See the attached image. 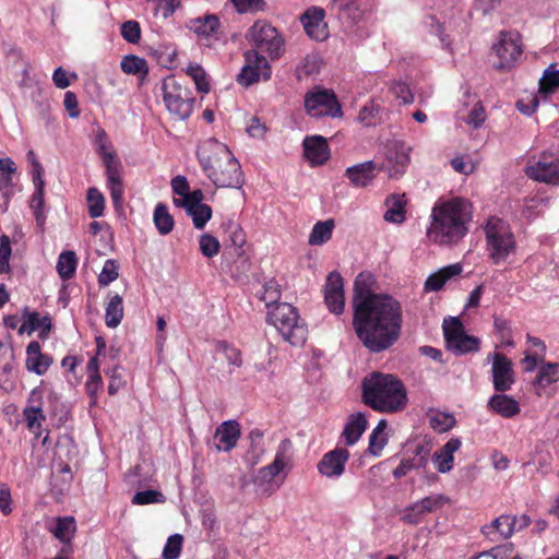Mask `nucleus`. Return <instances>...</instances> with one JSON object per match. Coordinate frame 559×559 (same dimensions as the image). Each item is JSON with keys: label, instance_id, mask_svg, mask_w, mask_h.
<instances>
[{"label": "nucleus", "instance_id": "35", "mask_svg": "<svg viewBox=\"0 0 559 559\" xmlns=\"http://www.w3.org/2000/svg\"><path fill=\"white\" fill-rule=\"evenodd\" d=\"M123 318L122 297L114 295L106 306L105 322L108 328H117Z\"/></svg>", "mask_w": 559, "mask_h": 559}, {"label": "nucleus", "instance_id": "4", "mask_svg": "<svg viewBox=\"0 0 559 559\" xmlns=\"http://www.w3.org/2000/svg\"><path fill=\"white\" fill-rule=\"evenodd\" d=\"M362 402L380 413H397L407 405L403 382L391 373L373 371L361 381Z\"/></svg>", "mask_w": 559, "mask_h": 559}, {"label": "nucleus", "instance_id": "9", "mask_svg": "<svg viewBox=\"0 0 559 559\" xmlns=\"http://www.w3.org/2000/svg\"><path fill=\"white\" fill-rule=\"evenodd\" d=\"M443 334L449 350L455 355L477 352L479 349V340L467 335L459 318L450 317L443 321Z\"/></svg>", "mask_w": 559, "mask_h": 559}, {"label": "nucleus", "instance_id": "53", "mask_svg": "<svg viewBox=\"0 0 559 559\" xmlns=\"http://www.w3.org/2000/svg\"><path fill=\"white\" fill-rule=\"evenodd\" d=\"M119 265L116 260L109 259L105 262L100 274L98 275V283L100 286H107L118 278Z\"/></svg>", "mask_w": 559, "mask_h": 559}, {"label": "nucleus", "instance_id": "28", "mask_svg": "<svg viewBox=\"0 0 559 559\" xmlns=\"http://www.w3.org/2000/svg\"><path fill=\"white\" fill-rule=\"evenodd\" d=\"M219 24L216 15L207 14L203 17L190 19L186 26L199 37L209 38L217 33Z\"/></svg>", "mask_w": 559, "mask_h": 559}, {"label": "nucleus", "instance_id": "30", "mask_svg": "<svg viewBox=\"0 0 559 559\" xmlns=\"http://www.w3.org/2000/svg\"><path fill=\"white\" fill-rule=\"evenodd\" d=\"M88 378L85 383L86 392L91 397V405H96L97 392L103 386V380L99 373L98 359L93 357L90 359L86 366Z\"/></svg>", "mask_w": 559, "mask_h": 559}, {"label": "nucleus", "instance_id": "8", "mask_svg": "<svg viewBox=\"0 0 559 559\" xmlns=\"http://www.w3.org/2000/svg\"><path fill=\"white\" fill-rule=\"evenodd\" d=\"M247 39L266 52L271 59H280L286 50L284 36L266 21H257L247 32Z\"/></svg>", "mask_w": 559, "mask_h": 559}, {"label": "nucleus", "instance_id": "39", "mask_svg": "<svg viewBox=\"0 0 559 559\" xmlns=\"http://www.w3.org/2000/svg\"><path fill=\"white\" fill-rule=\"evenodd\" d=\"M153 221L160 235H168L174 228V218L163 203L155 206Z\"/></svg>", "mask_w": 559, "mask_h": 559}, {"label": "nucleus", "instance_id": "48", "mask_svg": "<svg viewBox=\"0 0 559 559\" xmlns=\"http://www.w3.org/2000/svg\"><path fill=\"white\" fill-rule=\"evenodd\" d=\"M199 247L204 257L213 258L219 252L221 243L216 237L203 234L200 236Z\"/></svg>", "mask_w": 559, "mask_h": 559}, {"label": "nucleus", "instance_id": "27", "mask_svg": "<svg viewBox=\"0 0 559 559\" xmlns=\"http://www.w3.org/2000/svg\"><path fill=\"white\" fill-rule=\"evenodd\" d=\"M367 428V419L362 413H355L348 416L342 436L346 445H354Z\"/></svg>", "mask_w": 559, "mask_h": 559}, {"label": "nucleus", "instance_id": "37", "mask_svg": "<svg viewBox=\"0 0 559 559\" xmlns=\"http://www.w3.org/2000/svg\"><path fill=\"white\" fill-rule=\"evenodd\" d=\"M76 255L73 251H63L60 253L57 262V272L63 281L73 277L76 270Z\"/></svg>", "mask_w": 559, "mask_h": 559}, {"label": "nucleus", "instance_id": "31", "mask_svg": "<svg viewBox=\"0 0 559 559\" xmlns=\"http://www.w3.org/2000/svg\"><path fill=\"white\" fill-rule=\"evenodd\" d=\"M38 329H40L39 336L46 337L51 330V319L48 316L40 318L37 312H29L26 323L19 328V333L27 332L29 334Z\"/></svg>", "mask_w": 559, "mask_h": 559}, {"label": "nucleus", "instance_id": "10", "mask_svg": "<svg viewBox=\"0 0 559 559\" xmlns=\"http://www.w3.org/2000/svg\"><path fill=\"white\" fill-rule=\"evenodd\" d=\"M245 66L237 75V82L241 86L248 87L259 82L260 79L266 81L271 78L272 70L266 58L255 49L245 52Z\"/></svg>", "mask_w": 559, "mask_h": 559}, {"label": "nucleus", "instance_id": "12", "mask_svg": "<svg viewBox=\"0 0 559 559\" xmlns=\"http://www.w3.org/2000/svg\"><path fill=\"white\" fill-rule=\"evenodd\" d=\"M325 11L320 7H311L300 16L306 34L313 40L323 41L329 37Z\"/></svg>", "mask_w": 559, "mask_h": 559}, {"label": "nucleus", "instance_id": "36", "mask_svg": "<svg viewBox=\"0 0 559 559\" xmlns=\"http://www.w3.org/2000/svg\"><path fill=\"white\" fill-rule=\"evenodd\" d=\"M557 381H559V364L544 362L538 370L534 385L544 389Z\"/></svg>", "mask_w": 559, "mask_h": 559}, {"label": "nucleus", "instance_id": "20", "mask_svg": "<svg viewBox=\"0 0 559 559\" xmlns=\"http://www.w3.org/2000/svg\"><path fill=\"white\" fill-rule=\"evenodd\" d=\"M409 147L403 142H394L388 151L386 164L389 176L396 178L405 171L409 163Z\"/></svg>", "mask_w": 559, "mask_h": 559}, {"label": "nucleus", "instance_id": "21", "mask_svg": "<svg viewBox=\"0 0 559 559\" xmlns=\"http://www.w3.org/2000/svg\"><path fill=\"white\" fill-rule=\"evenodd\" d=\"M305 157L312 165H322L329 159V146L321 135L306 136L302 143Z\"/></svg>", "mask_w": 559, "mask_h": 559}, {"label": "nucleus", "instance_id": "23", "mask_svg": "<svg viewBox=\"0 0 559 559\" xmlns=\"http://www.w3.org/2000/svg\"><path fill=\"white\" fill-rule=\"evenodd\" d=\"M26 356V368L38 376L44 374L52 364L51 357L40 352V344L37 341H32L27 345Z\"/></svg>", "mask_w": 559, "mask_h": 559}, {"label": "nucleus", "instance_id": "29", "mask_svg": "<svg viewBox=\"0 0 559 559\" xmlns=\"http://www.w3.org/2000/svg\"><path fill=\"white\" fill-rule=\"evenodd\" d=\"M461 272H462V266L459 263L450 264L445 267H442L438 272H436L427 277L425 285H424L425 290L426 292L440 290L449 280L461 274Z\"/></svg>", "mask_w": 559, "mask_h": 559}, {"label": "nucleus", "instance_id": "26", "mask_svg": "<svg viewBox=\"0 0 559 559\" xmlns=\"http://www.w3.org/2000/svg\"><path fill=\"white\" fill-rule=\"evenodd\" d=\"M488 408L503 418H512L521 412L519 402L507 394H495L488 401Z\"/></svg>", "mask_w": 559, "mask_h": 559}, {"label": "nucleus", "instance_id": "22", "mask_svg": "<svg viewBox=\"0 0 559 559\" xmlns=\"http://www.w3.org/2000/svg\"><path fill=\"white\" fill-rule=\"evenodd\" d=\"M378 167L372 160L350 166L346 169L345 176L355 187L368 186L376 177Z\"/></svg>", "mask_w": 559, "mask_h": 559}, {"label": "nucleus", "instance_id": "33", "mask_svg": "<svg viewBox=\"0 0 559 559\" xmlns=\"http://www.w3.org/2000/svg\"><path fill=\"white\" fill-rule=\"evenodd\" d=\"M388 210L384 213V219L390 223L401 224L405 221L404 195L393 194L386 199Z\"/></svg>", "mask_w": 559, "mask_h": 559}, {"label": "nucleus", "instance_id": "45", "mask_svg": "<svg viewBox=\"0 0 559 559\" xmlns=\"http://www.w3.org/2000/svg\"><path fill=\"white\" fill-rule=\"evenodd\" d=\"M334 7L343 12L350 21L356 22L361 17L358 0H333Z\"/></svg>", "mask_w": 559, "mask_h": 559}, {"label": "nucleus", "instance_id": "5", "mask_svg": "<svg viewBox=\"0 0 559 559\" xmlns=\"http://www.w3.org/2000/svg\"><path fill=\"white\" fill-rule=\"evenodd\" d=\"M267 320L292 345L301 346L306 342L308 329L299 320V316L292 305L282 302L274 306L267 313Z\"/></svg>", "mask_w": 559, "mask_h": 559}, {"label": "nucleus", "instance_id": "7", "mask_svg": "<svg viewBox=\"0 0 559 559\" xmlns=\"http://www.w3.org/2000/svg\"><path fill=\"white\" fill-rule=\"evenodd\" d=\"M163 99L169 114L178 120L188 119L194 105V97L191 91L181 85L175 76H167L163 81Z\"/></svg>", "mask_w": 559, "mask_h": 559}, {"label": "nucleus", "instance_id": "32", "mask_svg": "<svg viewBox=\"0 0 559 559\" xmlns=\"http://www.w3.org/2000/svg\"><path fill=\"white\" fill-rule=\"evenodd\" d=\"M33 183L35 187V191L32 195L31 207L34 211V216H35L37 225L43 229L45 222H46V215L43 210L45 181L43 178H39L37 176V179L33 180Z\"/></svg>", "mask_w": 559, "mask_h": 559}, {"label": "nucleus", "instance_id": "13", "mask_svg": "<svg viewBox=\"0 0 559 559\" xmlns=\"http://www.w3.org/2000/svg\"><path fill=\"white\" fill-rule=\"evenodd\" d=\"M492 383L498 392L509 391L514 383L512 361L501 353L492 354Z\"/></svg>", "mask_w": 559, "mask_h": 559}, {"label": "nucleus", "instance_id": "49", "mask_svg": "<svg viewBox=\"0 0 559 559\" xmlns=\"http://www.w3.org/2000/svg\"><path fill=\"white\" fill-rule=\"evenodd\" d=\"M165 502V496L158 490H144L138 491L132 497V503L138 506L151 504V503H163Z\"/></svg>", "mask_w": 559, "mask_h": 559}, {"label": "nucleus", "instance_id": "43", "mask_svg": "<svg viewBox=\"0 0 559 559\" xmlns=\"http://www.w3.org/2000/svg\"><path fill=\"white\" fill-rule=\"evenodd\" d=\"M88 214L93 218L100 217L104 213L105 198L96 188L87 190Z\"/></svg>", "mask_w": 559, "mask_h": 559}, {"label": "nucleus", "instance_id": "18", "mask_svg": "<svg viewBox=\"0 0 559 559\" xmlns=\"http://www.w3.org/2000/svg\"><path fill=\"white\" fill-rule=\"evenodd\" d=\"M430 457V447L427 444H417L412 456L403 457L399 466L393 471L394 478L404 477L413 469H426Z\"/></svg>", "mask_w": 559, "mask_h": 559}, {"label": "nucleus", "instance_id": "24", "mask_svg": "<svg viewBox=\"0 0 559 559\" xmlns=\"http://www.w3.org/2000/svg\"><path fill=\"white\" fill-rule=\"evenodd\" d=\"M460 439L451 438L445 444H443L438 451L433 453L432 461L438 472L448 473L452 469L454 462L453 454L460 449Z\"/></svg>", "mask_w": 559, "mask_h": 559}, {"label": "nucleus", "instance_id": "40", "mask_svg": "<svg viewBox=\"0 0 559 559\" xmlns=\"http://www.w3.org/2000/svg\"><path fill=\"white\" fill-rule=\"evenodd\" d=\"M557 87H559V64L555 62L545 69L539 80V91L547 94L552 93Z\"/></svg>", "mask_w": 559, "mask_h": 559}, {"label": "nucleus", "instance_id": "14", "mask_svg": "<svg viewBox=\"0 0 559 559\" xmlns=\"http://www.w3.org/2000/svg\"><path fill=\"white\" fill-rule=\"evenodd\" d=\"M324 302L334 314H341L345 307L344 282L337 272H331L324 285Z\"/></svg>", "mask_w": 559, "mask_h": 559}, {"label": "nucleus", "instance_id": "47", "mask_svg": "<svg viewBox=\"0 0 559 559\" xmlns=\"http://www.w3.org/2000/svg\"><path fill=\"white\" fill-rule=\"evenodd\" d=\"M15 173L16 166L11 158H0V190L12 186V177Z\"/></svg>", "mask_w": 559, "mask_h": 559}, {"label": "nucleus", "instance_id": "19", "mask_svg": "<svg viewBox=\"0 0 559 559\" xmlns=\"http://www.w3.org/2000/svg\"><path fill=\"white\" fill-rule=\"evenodd\" d=\"M240 438V426L237 420L222 423L214 433V445L218 452H229Z\"/></svg>", "mask_w": 559, "mask_h": 559}, {"label": "nucleus", "instance_id": "38", "mask_svg": "<svg viewBox=\"0 0 559 559\" xmlns=\"http://www.w3.org/2000/svg\"><path fill=\"white\" fill-rule=\"evenodd\" d=\"M222 229L228 237V241L236 250H241L246 243V236L241 226L231 218L223 222L221 225Z\"/></svg>", "mask_w": 559, "mask_h": 559}, {"label": "nucleus", "instance_id": "6", "mask_svg": "<svg viewBox=\"0 0 559 559\" xmlns=\"http://www.w3.org/2000/svg\"><path fill=\"white\" fill-rule=\"evenodd\" d=\"M486 246L495 264L507 260L515 251V240L509 225L501 218L491 216L485 226Z\"/></svg>", "mask_w": 559, "mask_h": 559}, {"label": "nucleus", "instance_id": "54", "mask_svg": "<svg viewBox=\"0 0 559 559\" xmlns=\"http://www.w3.org/2000/svg\"><path fill=\"white\" fill-rule=\"evenodd\" d=\"M121 36L130 44H138L141 39V27L139 22L130 20L122 23Z\"/></svg>", "mask_w": 559, "mask_h": 559}, {"label": "nucleus", "instance_id": "58", "mask_svg": "<svg viewBox=\"0 0 559 559\" xmlns=\"http://www.w3.org/2000/svg\"><path fill=\"white\" fill-rule=\"evenodd\" d=\"M155 15H160L164 19H167L174 14L176 9L180 5V0H155Z\"/></svg>", "mask_w": 559, "mask_h": 559}, {"label": "nucleus", "instance_id": "60", "mask_svg": "<svg viewBox=\"0 0 559 559\" xmlns=\"http://www.w3.org/2000/svg\"><path fill=\"white\" fill-rule=\"evenodd\" d=\"M393 95L401 99L403 104H411L414 100V96L409 90V86L402 81H394L391 86Z\"/></svg>", "mask_w": 559, "mask_h": 559}, {"label": "nucleus", "instance_id": "11", "mask_svg": "<svg viewBox=\"0 0 559 559\" xmlns=\"http://www.w3.org/2000/svg\"><path fill=\"white\" fill-rule=\"evenodd\" d=\"M305 107L307 112L313 117H336L342 112L334 92L328 90H318L307 94Z\"/></svg>", "mask_w": 559, "mask_h": 559}, {"label": "nucleus", "instance_id": "42", "mask_svg": "<svg viewBox=\"0 0 559 559\" xmlns=\"http://www.w3.org/2000/svg\"><path fill=\"white\" fill-rule=\"evenodd\" d=\"M186 73L194 81L198 92L207 94L211 90L205 70L198 63H190Z\"/></svg>", "mask_w": 559, "mask_h": 559}, {"label": "nucleus", "instance_id": "61", "mask_svg": "<svg viewBox=\"0 0 559 559\" xmlns=\"http://www.w3.org/2000/svg\"><path fill=\"white\" fill-rule=\"evenodd\" d=\"M386 443H388V438H386L385 433L371 432L369 436L368 451L373 456H380L381 452H382L383 448L386 445Z\"/></svg>", "mask_w": 559, "mask_h": 559}, {"label": "nucleus", "instance_id": "50", "mask_svg": "<svg viewBox=\"0 0 559 559\" xmlns=\"http://www.w3.org/2000/svg\"><path fill=\"white\" fill-rule=\"evenodd\" d=\"M455 425V418L451 414L437 413L430 418V426L438 432H445L453 428Z\"/></svg>", "mask_w": 559, "mask_h": 559}, {"label": "nucleus", "instance_id": "56", "mask_svg": "<svg viewBox=\"0 0 559 559\" xmlns=\"http://www.w3.org/2000/svg\"><path fill=\"white\" fill-rule=\"evenodd\" d=\"M203 198H204L203 192L200 189H198V190H194V191L186 194L182 198V200L175 199L174 203L177 206H179V205L183 206L186 212H189L192 209L202 205Z\"/></svg>", "mask_w": 559, "mask_h": 559}, {"label": "nucleus", "instance_id": "46", "mask_svg": "<svg viewBox=\"0 0 559 559\" xmlns=\"http://www.w3.org/2000/svg\"><path fill=\"white\" fill-rule=\"evenodd\" d=\"M187 214L192 218L193 225L197 229H203L206 223L212 217V209L207 204H202L187 212Z\"/></svg>", "mask_w": 559, "mask_h": 559}, {"label": "nucleus", "instance_id": "64", "mask_svg": "<svg viewBox=\"0 0 559 559\" xmlns=\"http://www.w3.org/2000/svg\"><path fill=\"white\" fill-rule=\"evenodd\" d=\"M518 518L509 514L501 515L500 537L509 538L516 531Z\"/></svg>", "mask_w": 559, "mask_h": 559}, {"label": "nucleus", "instance_id": "59", "mask_svg": "<svg viewBox=\"0 0 559 559\" xmlns=\"http://www.w3.org/2000/svg\"><path fill=\"white\" fill-rule=\"evenodd\" d=\"M419 501L408 506L404 509L401 520L407 524L416 525L420 522L421 518L426 514L421 508H419Z\"/></svg>", "mask_w": 559, "mask_h": 559}, {"label": "nucleus", "instance_id": "41", "mask_svg": "<svg viewBox=\"0 0 559 559\" xmlns=\"http://www.w3.org/2000/svg\"><path fill=\"white\" fill-rule=\"evenodd\" d=\"M75 532V522L72 516L58 518L52 533L62 543H70Z\"/></svg>", "mask_w": 559, "mask_h": 559}, {"label": "nucleus", "instance_id": "63", "mask_svg": "<svg viewBox=\"0 0 559 559\" xmlns=\"http://www.w3.org/2000/svg\"><path fill=\"white\" fill-rule=\"evenodd\" d=\"M464 122L473 128H479L485 121V110L480 104L474 106L469 114L463 118Z\"/></svg>", "mask_w": 559, "mask_h": 559}, {"label": "nucleus", "instance_id": "51", "mask_svg": "<svg viewBox=\"0 0 559 559\" xmlns=\"http://www.w3.org/2000/svg\"><path fill=\"white\" fill-rule=\"evenodd\" d=\"M280 285L275 281H269L267 283H265L263 294L261 296V299L264 301L265 306L267 308H271L272 306L274 307L276 305H280Z\"/></svg>", "mask_w": 559, "mask_h": 559}, {"label": "nucleus", "instance_id": "1", "mask_svg": "<svg viewBox=\"0 0 559 559\" xmlns=\"http://www.w3.org/2000/svg\"><path fill=\"white\" fill-rule=\"evenodd\" d=\"M372 274L361 272L354 282L353 326L358 340L371 353L390 348L401 336L403 311L399 300L372 290Z\"/></svg>", "mask_w": 559, "mask_h": 559}, {"label": "nucleus", "instance_id": "16", "mask_svg": "<svg viewBox=\"0 0 559 559\" xmlns=\"http://www.w3.org/2000/svg\"><path fill=\"white\" fill-rule=\"evenodd\" d=\"M349 452L345 448H336L325 453L318 463V471L325 477L337 478L343 475Z\"/></svg>", "mask_w": 559, "mask_h": 559}, {"label": "nucleus", "instance_id": "15", "mask_svg": "<svg viewBox=\"0 0 559 559\" xmlns=\"http://www.w3.org/2000/svg\"><path fill=\"white\" fill-rule=\"evenodd\" d=\"M526 175L536 181L556 185L559 182V160L543 154L535 165L527 167Z\"/></svg>", "mask_w": 559, "mask_h": 559}, {"label": "nucleus", "instance_id": "52", "mask_svg": "<svg viewBox=\"0 0 559 559\" xmlns=\"http://www.w3.org/2000/svg\"><path fill=\"white\" fill-rule=\"evenodd\" d=\"M216 350L218 354H222L224 358L227 360L228 365L234 367H240L242 364L240 352L228 345L225 342H219L216 346Z\"/></svg>", "mask_w": 559, "mask_h": 559}, {"label": "nucleus", "instance_id": "2", "mask_svg": "<svg viewBox=\"0 0 559 559\" xmlns=\"http://www.w3.org/2000/svg\"><path fill=\"white\" fill-rule=\"evenodd\" d=\"M472 204L461 198L437 204L432 209L428 238L438 245H455L468 231L472 221Z\"/></svg>", "mask_w": 559, "mask_h": 559}, {"label": "nucleus", "instance_id": "62", "mask_svg": "<svg viewBox=\"0 0 559 559\" xmlns=\"http://www.w3.org/2000/svg\"><path fill=\"white\" fill-rule=\"evenodd\" d=\"M105 373L109 377L108 393L115 395L124 384L119 367L115 366L111 369H107Z\"/></svg>", "mask_w": 559, "mask_h": 559}, {"label": "nucleus", "instance_id": "57", "mask_svg": "<svg viewBox=\"0 0 559 559\" xmlns=\"http://www.w3.org/2000/svg\"><path fill=\"white\" fill-rule=\"evenodd\" d=\"M182 548V536L180 534L171 535L163 550L165 559H177Z\"/></svg>", "mask_w": 559, "mask_h": 559}, {"label": "nucleus", "instance_id": "25", "mask_svg": "<svg viewBox=\"0 0 559 559\" xmlns=\"http://www.w3.org/2000/svg\"><path fill=\"white\" fill-rule=\"evenodd\" d=\"M120 162H112L108 158V163L105 166L108 188L115 206H121L123 187L120 176Z\"/></svg>", "mask_w": 559, "mask_h": 559}, {"label": "nucleus", "instance_id": "55", "mask_svg": "<svg viewBox=\"0 0 559 559\" xmlns=\"http://www.w3.org/2000/svg\"><path fill=\"white\" fill-rule=\"evenodd\" d=\"M449 501L450 499L444 495H432L421 499L419 501V508H421L426 513H431L441 509Z\"/></svg>", "mask_w": 559, "mask_h": 559}, {"label": "nucleus", "instance_id": "34", "mask_svg": "<svg viewBox=\"0 0 559 559\" xmlns=\"http://www.w3.org/2000/svg\"><path fill=\"white\" fill-rule=\"evenodd\" d=\"M334 221L326 219L318 222L312 227L308 242L311 246H322L332 238Z\"/></svg>", "mask_w": 559, "mask_h": 559}, {"label": "nucleus", "instance_id": "44", "mask_svg": "<svg viewBox=\"0 0 559 559\" xmlns=\"http://www.w3.org/2000/svg\"><path fill=\"white\" fill-rule=\"evenodd\" d=\"M121 69L127 74H146L148 72L145 59L134 55L126 56L122 59Z\"/></svg>", "mask_w": 559, "mask_h": 559}, {"label": "nucleus", "instance_id": "3", "mask_svg": "<svg viewBox=\"0 0 559 559\" xmlns=\"http://www.w3.org/2000/svg\"><path fill=\"white\" fill-rule=\"evenodd\" d=\"M197 154L203 171L216 187L240 189L245 183L240 164L225 144L210 139Z\"/></svg>", "mask_w": 559, "mask_h": 559}, {"label": "nucleus", "instance_id": "17", "mask_svg": "<svg viewBox=\"0 0 559 559\" xmlns=\"http://www.w3.org/2000/svg\"><path fill=\"white\" fill-rule=\"evenodd\" d=\"M493 51L500 60L497 68L504 69L521 56L522 48L518 36L502 33L499 43L493 46Z\"/></svg>", "mask_w": 559, "mask_h": 559}]
</instances>
